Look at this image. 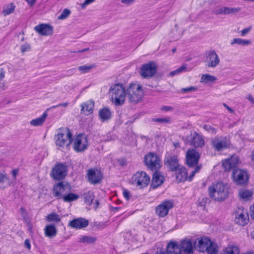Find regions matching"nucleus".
Returning a JSON list of instances; mask_svg holds the SVG:
<instances>
[{"label": "nucleus", "mask_w": 254, "mask_h": 254, "mask_svg": "<svg viewBox=\"0 0 254 254\" xmlns=\"http://www.w3.org/2000/svg\"><path fill=\"white\" fill-rule=\"evenodd\" d=\"M34 30L39 34L43 36L51 35L53 33L52 27L48 24H42L36 26Z\"/></svg>", "instance_id": "20"}, {"label": "nucleus", "mask_w": 254, "mask_h": 254, "mask_svg": "<svg viewBox=\"0 0 254 254\" xmlns=\"http://www.w3.org/2000/svg\"><path fill=\"white\" fill-rule=\"evenodd\" d=\"M89 224L88 221L83 218H78L70 221L68 226L72 228L80 229L86 227Z\"/></svg>", "instance_id": "19"}, {"label": "nucleus", "mask_w": 254, "mask_h": 254, "mask_svg": "<svg viewBox=\"0 0 254 254\" xmlns=\"http://www.w3.org/2000/svg\"><path fill=\"white\" fill-rule=\"evenodd\" d=\"M176 180L178 182H184L188 178V173L185 167L181 166L175 171Z\"/></svg>", "instance_id": "23"}, {"label": "nucleus", "mask_w": 254, "mask_h": 254, "mask_svg": "<svg viewBox=\"0 0 254 254\" xmlns=\"http://www.w3.org/2000/svg\"><path fill=\"white\" fill-rule=\"evenodd\" d=\"M95 0H85L84 2L80 4L81 9H84L87 5L93 3Z\"/></svg>", "instance_id": "52"}, {"label": "nucleus", "mask_w": 254, "mask_h": 254, "mask_svg": "<svg viewBox=\"0 0 254 254\" xmlns=\"http://www.w3.org/2000/svg\"><path fill=\"white\" fill-rule=\"evenodd\" d=\"M20 212L22 215V216L23 217V219H25V217L26 216V210L23 208V207H21L20 208Z\"/></svg>", "instance_id": "60"}, {"label": "nucleus", "mask_w": 254, "mask_h": 254, "mask_svg": "<svg viewBox=\"0 0 254 254\" xmlns=\"http://www.w3.org/2000/svg\"><path fill=\"white\" fill-rule=\"evenodd\" d=\"M123 194L124 197L127 200H129L131 197V195L130 194V192L127 190L124 189Z\"/></svg>", "instance_id": "51"}, {"label": "nucleus", "mask_w": 254, "mask_h": 254, "mask_svg": "<svg viewBox=\"0 0 254 254\" xmlns=\"http://www.w3.org/2000/svg\"><path fill=\"white\" fill-rule=\"evenodd\" d=\"M200 170V167L199 166H196V167L195 168L194 170L192 171L191 174L190 176V180H191V178L193 177V176L195 175V173L198 172Z\"/></svg>", "instance_id": "53"}, {"label": "nucleus", "mask_w": 254, "mask_h": 254, "mask_svg": "<svg viewBox=\"0 0 254 254\" xmlns=\"http://www.w3.org/2000/svg\"><path fill=\"white\" fill-rule=\"evenodd\" d=\"M20 49L21 52L23 54L26 52L30 51L31 50V46L28 43L25 42L20 45Z\"/></svg>", "instance_id": "43"}, {"label": "nucleus", "mask_w": 254, "mask_h": 254, "mask_svg": "<svg viewBox=\"0 0 254 254\" xmlns=\"http://www.w3.org/2000/svg\"><path fill=\"white\" fill-rule=\"evenodd\" d=\"M190 144L195 147H201L204 144V140L201 135L197 132H194L191 133L189 140Z\"/></svg>", "instance_id": "22"}, {"label": "nucleus", "mask_w": 254, "mask_h": 254, "mask_svg": "<svg viewBox=\"0 0 254 254\" xmlns=\"http://www.w3.org/2000/svg\"><path fill=\"white\" fill-rule=\"evenodd\" d=\"M198 88L196 86H190L189 87L182 88L181 91L182 92L187 93V92H195L197 90Z\"/></svg>", "instance_id": "48"}, {"label": "nucleus", "mask_w": 254, "mask_h": 254, "mask_svg": "<svg viewBox=\"0 0 254 254\" xmlns=\"http://www.w3.org/2000/svg\"><path fill=\"white\" fill-rule=\"evenodd\" d=\"M169 254H193V247L190 240H184L180 245L175 242H170L167 246Z\"/></svg>", "instance_id": "1"}, {"label": "nucleus", "mask_w": 254, "mask_h": 254, "mask_svg": "<svg viewBox=\"0 0 254 254\" xmlns=\"http://www.w3.org/2000/svg\"><path fill=\"white\" fill-rule=\"evenodd\" d=\"M46 219L49 222H54L57 223L61 221V217L56 213H52L47 216Z\"/></svg>", "instance_id": "40"}, {"label": "nucleus", "mask_w": 254, "mask_h": 254, "mask_svg": "<svg viewBox=\"0 0 254 254\" xmlns=\"http://www.w3.org/2000/svg\"><path fill=\"white\" fill-rule=\"evenodd\" d=\"M206 65L210 67H215L220 63V59L215 51L211 50L206 54Z\"/></svg>", "instance_id": "16"}, {"label": "nucleus", "mask_w": 254, "mask_h": 254, "mask_svg": "<svg viewBox=\"0 0 254 254\" xmlns=\"http://www.w3.org/2000/svg\"><path fill=\"white\" fill-rule=\"evenodd\" d=\"M44 230L45 236L49 238L54 237L57 234V229L53 225H47Z\"/></svg>", "instance_id": "32"}, {"label": "nucleus", "mask_w": 254, "mask_h": 254, "mask_svg": "<svg viewBox=\"0 0 254 254\" xmlns=\"http://www.w3.org/2000/svg\"><path fill=\"white\" fill-rule=\"evenodd\" d=\"M231 45L237 44L242 46H247L251 44V41L241 38H234L230 42Z\"/></svg>", "instance_id": "35"}, {"label": "nucleus", "mask_w": 254, "mask_h": 254, "mask_svg": "<svg viewBox=\"0 0 254 254\" xmlns=\"http://www.w3.org/2000/svg\"><path fill=\"white\" fill-rule=\"evenodd\" d=\"M70 14V11L68 9H64L62 13L58 17L59 19H65Z\"/></svg>", "instance_id": "45"}, {"label": "nucleus", "mask_w": 254, "mask_h": 254, "mask_svg": "<svg viewBox=\"0 0 254 254\" xmlns=\"http://www.w3.org/2000/svg\"><path fill=\"white\" fill-rule=\"evenodd\" d=\"M228 159L230 161V164L232 165L233 168L235 167L238 163V158L237 156H232Z\"/></svg>", "instance_id": "49"}, {"label": "nucleus", "mask_w": 254, "mask_h": 254, "mask_svg": "<svg viewBox=\"0 0 254 254\" xmlns=\"http://www.w3.org/2000/svg\"><path fill=\"white\" fill-rule=\"evenodd\" d=\"M222 166L225 170H229L233 168V167L230 164V161L228 159L222 161Z\"/></svg>", "instance_id": "46"}, {"label": "nucleus", "mask_w": 254, "mask_h": 254, "mask_svg": "<svg viewBox=\"0 0 254 254\" xmlns=\"http://www.w3.org/2000/svg\"><path fill=\"white\" fill-rule=\"evenodd\" d=\"M204 128L205 130L212 134H215L216 133V129L214 127H211L210 125H207L204 126Z\"/></svg>", "instance_id": "50"}, {"label": "nucleus", "mask_w": 254, "mask_h": 254, "mask_svg": "<svg viewBox=\"0 0 254 254\" xmlns=\"http://www.w3.org/2000/svg\"><path fill=\"white\" fill-rule=\"evenodd\" d=\"M205 251H206L208 254H217L218 249L217 245L212 242Z\"/></svg>", "instance_id": "41"}, {"label": "nucleus", "mask_w": 254, "mask_h": 254, "mask_svg": "<svg viewBox=\"0 0 254 254\" xmlns=\"http://www.w3.org/2000/svg\"><path fill=\"white\" fill-rule=\"evenodd\" d=\"M66 168L63 164L56 165L53 169L52 174L53 178L57 180L63 179L66 175Z\"/></svg>", "instance_id": "13"}, {"label": "nucleus", "mask_w": 254, "mask_h": 254, "mask_svg": "<svg viewBox=\"0 0 254 254\" xmlns=\"http://www.w3.org/2000/svg\"><path fill=\"white\" fill-rule=\"evenodd\" d=\"M235 221L237 224L244 226L247 224L249 221V215L247 213H238L235 217Z\"/></svg>", "instance_id": "28"}, {"label": "nucleus", "mask_w": 254, "mask_h": 254, "mask_svg": "<svg viewBox=\"0 0 254 254\" xmlns=\"http://www.w3.org/2000/svg\"><path fill=\"white\" fill-rule=\"evenodd\" d=\"M70 190V187L68 184L60 182L55 185L53 188V193L58 199L63 197Z\"/></svg>", "instance_id": "10"}, {"label": "nucleus", "mask_w": 254, "mask_h": 254, "mask_svg": "<svg viewBox=\"0 0 254 254\" xmlns=\"http://www.w3.org/2000/svg\"><path fill=\"white\" fill-rule=\"evenodd\" d=\"M157 71V66L153 62L142 65L140 69V75L144 78H150L154 76Z\"/></svg>", "instance_id": "11"}, {"label": "nucleus", "mask_w": 254, "mask_h": 254, "mask_svg": "<svg viewBox=\"0 0 254 254\" xmlns=\"http://www.w3.org/2000/svg\"><path fill=\"white\" fill-rule=\"evenodd\" d=\"M248 99L250 100L252 103H254V98L251 95H249Z\"/></svg>", "instance_id": "64"}, {"label": "nucleus", "mask_w": 254, "mask_h": 254, "mask_svg": "<svg viewBox=\"0 0 254 254\" xmlns=\"http://www.w3.org/2000/svg\"><path fill=\"white\" fill-rule=\"evenodd\" d=\"M143 96L142 87L137 83H131L126 89V98L129 103L136 104L140 102Z\"/></svg>", "instance_id": "2"}, {"label": "nucleus", "mask_w": 254, "mask_h": 254, "mask_svg": "<svg viewBox=\"0 0 254 254\" xmlns=\"http://www.w3.org/2000/svg\"><path fill=\"white\" fill-rule=\"evenodd\" d=\"M96 241L95 237L90 236H80L79 237V242L86 244H92Z\"/></svg>", "instance_id": "38"}, {"label": "nucleus", "mask_w": 254, "mask_h": 254, "mask_svg": "<svg viewBox=\"0 0 254 254\" xmlns=\"http://www.w3.org/2000/svg\"><path fill=\"white\" fill-rule=\"evenodd\" d=\"M216 80V77L208 74H203L201 76L200 82L207 84L213 82Z\"/></svg>", "instance_id": "37"}, {"label": "nucleus", "mask_w": 254, "mask_h": 254, "mask_svg": "<svg viewBox=\"0 0 254 254\" xmlns=\"http://www.w3.org/2000/svg\"><path fill=\"white\" fill-rule=\"evenodd\" d=\"M15 7V5L12 2L4 5L1 11V14L3 16H6L12 13L14 11Z\"/></svg>", "instance_id": "31"}, {"label": "nucleus", "mask_w": 254, "mask_h": 254, "mask_svg": "<svg viewBox=\"0 0 254 254\" xmlns=\"http://www.w3.org/2000/svg\"><path fill=\"white\" fill-rule=\"evenodd\" d=\"M134 1V0H121V2L123 3L126 4L127 5H129Z\"/></svg>", "instance_id": "58"}, {"label": "nucleus", "mask_w": 254, "mask_h": 254, "mask_svg": "<svg viewBox=\"0 0 254 254\" xmlns=\"http://www.w3.org/2000/svg\"><path fill=\"white\" fill-rule=\"evenodd\" d=\"M253 191L252 190L243 188L239 190V196L241 199H243L246 201L251 199L253 195Z\"/></svg>", "instance_id": "29"}, {"label": "nucleus", "mask_w": 254, "mask_h": 254, "mask_svg": "<svg viewBox=\"0 0 254 254\" xmlns=\"http://www.w3.org/2000/svg\"><path fill=\"white\" fill-rule=\"evenodd\" d=\"M199 158V155L195 149H189L187 152L186 161L188 166L192 167L196 165Z\"/></svg>", "instance_id": "17"}, {"label": "nucleus", "mask_w": 254, "mask_h": 254, "mask_svg": "<svg viewBox=\"0 0 254 254\" xmlns=\"http://www.w3.org/2000/svg\"><path fill=\"white\" fill-rule=\"evenodd\" d=\"M8 179L5 175L0 174V183H4Z\"/></svg>", "instance_id": "56"}, {"label": "nucleus", "mask_w": 254, "mask_h": 254, "mask_svg": "<svg viewBox=\"0 0 254 254\" xmlns=\"http://www.w3.org/2000/svg\"><path fill=\"white\" fill-rule=\"evenodd\" d=\"M99 117L101 122L107 121L111 118L112 112L109 108H104L100 110Z\"/></svg>", "instance_id": "26"}, {"label": "nucleus", "mask_w": 254, "mask_h": 254, "mask_svg": "<svg viewBox=\"0 0 254 254\" xmlns=\"http://www.w3.org/2000/svg\"><path fill=\"white\" fill-rule=\"evenodd\" d=\"M85 203L90 205L93 202L94 198V193L91 190H89L83 194Z\"/></svg>", "instance_id": "36"}, {"label": "nucleus", "mask_w": 254, "mask_h": 254, "mask_svg": "<svg viewBox=\"0 0 254 254\" xmlns=\"http://www.w3.org/2000/svg\"><path fill=\"white\" fill-rule=\"evenodd\" d=\"M211 242V240L207 237L202 238L198 240L196 249L199 252H204L208 249Z\"/></svg>", "instance_id": "24"}, {"label": "nucleus", "mask_w": 254, "mask_h": 254, "mask_svg": "<svg viewBox=\"0 0 254 254\" xmlns=\"http://www.w3.org/2000/svg\"><path fill=\"white\" fill-rule=\"evenodd\" d=\"M210 197L215 200L222 201L227 198L228 188L226 185L218 183L213 185L209 189Z\"/></svg>", "instance_id": "4"}, {"label": "nucleus", "mask_w": 254, "mask_h": 254, "mask_svg": "<svg viewBox=\"0 0 254 254\" xmlns=\"http://www.w3.org/2000/svg\"><path fill=\"white\" fill-rule=\"evenodd\" d=\"M72 133L68 128L59 129L55 135L56 145L62 148L68 147L72 142Z\"/></svg>", "instance_id": "5"}, {"label": "nucleus", "mask_w": 254, "mask_h": 254, "mask_svg": "<svg viewBox=\"0 0 254 254\" xmlns=\"http://www.w3.org/2000/svg\"><path fill=\"white\" fill-rule=\"evenodd\" d=\"M130 182L137 188L142 189L148 186L150 182V177L144 172H137L133 175Z\"/></svg>", "instance_id": "6"}, {"label": "nucleus", "mask_w": 254, "mask_h": 254, "mask_svg": "<svg viewBox=\"0 0 254 254\" xmlns=\"http://www.w3.org/2000/svg\"><path fill=\"white\" fill-rule=\"evenodd\" d=\"M187 68L186 65H183L177 69L171 72L170 74L171 76H173L176 74L187 71Z\"/></svg>", "instance_id": "42"}, {"label": "nucleus", "mask_w": 254, "mask_h": 254, "mask_svg": "<svg viewBox=\"0 0 254 254\" xmlns=\"http://www.w3.org/2000/svg\"><path fill=\"white\" fill-rule=\"evenodd\" d=\"M165 164L172 171H174L182 165L179 163L177 156H170L165 158Z\"/></svg>", "instance_id": "18"}, {"label": "nucleus", "mask_w": 254, "mask_h": 254, "mask_svg": "<svg viewBox=\"0 0 254 254\" xmlns=\"http://www.w3.org/2000/svg\"><path fill=\"white\" fill-rule=\"evenodd\" d=\"M18 170L17 169H14L12 171V174L14 178H15L17 175Z\"/></svg>", "instance_id": "62"}, {"label": "nucleus", "mask_w": 254, "mask_h": 254, "mask_svg": "<svg viewBox=\"0 0 254 254\" xmlns=\"http://www.w3.org/2000/svg\"><path fill=\"white\" fill-rule=\"evenodd\" d=\"M223 105L230 112V113H232L233 111V110L230 108L228 106H227L225 103H223Z\"/></svg>", "instance_id": "63"}, {"label": "nucleus", "mask_w": 254, "mask_h": 254, "mask_svg": "<svg viewBox=\"0 0 254 254\" xmlns=\"http://www.w3.org/2000/svg\"><path fill=\"white\" fill-rule=\"evenodd\" d=\"M233 177L236 184L239 185H246L248 182L249 179L248 172L241 169L235 170L233 172Z\"/></svg>", "instance_id": "12"}, {"label": "nucleus", "mask_w": 254, "mask_h": 254, "mask_svg": "<svg viewBox=\"0 0 254 254\" xmlns=\"http://www.w3.org/2000/svg\"><path fill=\"white\" fill-rule=\"evenodd\" d=\"M87 177L88 181L93 185L99 183L103 178L101 172L95 169H89L88 171Z\"/></svg>", "instance_id": "15"}, {"label": "nucleus", "mask_w": 254, "mask_h": 254, "mask_svg": "<svg viewBox=\"0 0 254 254\" xmlns=\"http://www.w3.org/2000/svg\"><path fill=\"white\" fill-rule=\"evenodd\" d=\"M240 7H221L216 8L214 13L216 14H236L241 10Z\"/></svg>", "instance_id": "21"}, {"label": "nucleus", "mask_w": 254, "mask_h": 254, "mask_svg": "<svg viewBox=\"0 0 254 254\" xmlns=\"http://www.w3.org/2000/svg\"><path fill=\"white\" fill-rule=\"evenodd\" d=\"M153 121L162 123H170L171 122V118L170 117H166L164 118H155L153 119Z\"/></svg>", "instance_id": "47"}, {"label": "nucleus", "mask_w": 254, "mask_h": 254, "mask_svg": "<svg viewBox=\"0 0 254 254\" xmlns=\"http://www.w3.org/2000/svg\"><path fill=\"white\" fill-rule=\"evenodd\" d=\"M251 217L254 220V204L250 207Z\"/></svg>", "instance_id": "59"}, {"label": "nucleus", "mask_w": 254, "mask_h": 254, "mask_svg": "<svg viewBox=\"0 0 254 254\" xmlns=\"http://www.w3.org/2000/svg\"><path fill=\"white\" fill-rule=\"evenodd\" d=\"M25 0L31 6H32L33 5H34V4L35 3V2L36 1V0Z\"/></svg>", "instance_id": "61"}, {"label": "nucleus", "mask_w": 254, "mask_h": 254, "mask_svg": "<svg viewBox=\"0 0 254 254\" xmlns=\"http://www.w3.org/2000/svg\"><path fill=\"white\" fill-rule=\"evenodd\" d=\"M144 162L146 166L152 171H157L161 166L160 158L154 153L150 152L146 154Z\"/></svg>", "instance_id": "8"}, {"label": "nucleus", "mask_w": 254, "mask_h": 254, "mask_svg": "<svg viewBox=\"0 0 254 254\" xmlns=\"http://www.w3.org/2000/svg\"><path fill=\"white\" fill-rule=\"evenodd\" d=\"M173 108L170 106H163L161 108V110L162 111H164L165 112H168L172 111Z\"/></svg>", "instance_id": "57"}, {"label": "nucleus", "mask_w": 254, "mask_h": 254, "mask_svg": "<svg viewBox=\"0 0 254 254\" xmlns=\"http://www.w3.org/2000/svg\"><path fill=\"white\" fill-rule=\"evenodd\" d=\"M94 103L91 100L88 101L81 105V112L86 115L93 112Z\"/></svg>", "instance_id": "27"}, {"label": "nucleus", "mask_w": 254, "mask_h": 254, "mask_svg": "<svg viewBox=\"0 0 254 254\" xmlns=\"http://www.w3.org/2000/svg\"><path fill=\"white\" fill-rule=\"evenodd\" d=\"M73 149L76 152H83L86 150L89 146L87 136L84 134H79L72 139Z\"/></svg>", "instance_id": "7"}, {"label": "nucleus", "mask_w": 254, "mask_h": 254, "mask_svg": "<svg viewBox=\"0 0 254 254\" xmlns=\"http://www.w3.org/2000/svg\"><path fill=\"white\" fill-rule=\"evenodd\" d=\"M251 29V27H249V28H247L244 29L243 30H242L241 31V35L242 36H245V35H246L247 33H248L250 32Z\"/></svg>", "instance_id": "55"}, {"label": "nucleus", "mask_w": 254, "mask_h": 254, "mask_svg": "<svg viewBox=\"0 0 254 254\" xmlns=\"http://www.w3.org/2000/svg\"><path fill=\"white\" fill-rule=\"evenodd\" d=\"M164 182V177L158 172H155L153 176L151 182V187L156 189L160 186Z\"/></svg>", "instance_id": "25"}, {"label": "nucleus", "mask_w": 254, "mask_h": 254, "mask_svg": "<svg viewBox=\"0 0 254 254\" xmlns=\"http://www.w3.org/2000/svg\"><path fill=\"white\" fill-rule=\"evenodd\" d=\"M173 206V203L171 201H163L156 207V213L160 217H164L168 214L169 210Z\"/></svg>", "instance_id": "14"}, {"label": "nucleus", "mask_w": 254, "mask_h": 254, "mask_svg": "<svg viewBox=\"0 0 254 254\" xmlns=\"http://www.w3.org/2000/svg\"><path fill=\"white\" fill-rule=\"evenodd\" d=\"M93 66L92 65H84L79 66L78 67V69L82 73H85L88 72L93 68Z\"/></svg>", "instance_id": "44"}, {"label": "nucleus", "mask_w": 254, "mask_h": 254, "mask_svg": "<svg viewBox=\"0 0 254 254\" xmlns=\"http://www.w3.org/2000/svg\"><path fill=\"white\" fill-rule=\"evenodd\" d=\"M47 117V113L44 112L43 115L39 118L32 120L30 124L33 126H39L43 125Z\"/></svg>", "instance_id": "33"}, {"label": "nucleus", "mask_w": 254, "mask_h": 254, "mask_svg": "<svg viewBox=\"0 0 254 254\" xmlns=\"http://www.w3.org/2000/svg\"><path fill=\"white\" fill-rule=\"evenodd\" d=\"M110 94L112 103L116 106H121L125 103L126 98V89L121 84H117L110 89Z\"/></svg>", "instance_id": "3"}, {"label": "nucleus", "mask_w": 254, "mask_h": 254, "mask_svg": "<svg viewBox=\"0 0 254 254\" xmlns=\"http://www.w3.org/2000/svg\"><path fill=\"white\" fill-rule=\"evenodd\" d=\"M79 198V196L76 194L73 193H68L66 194L63 198L64 202H71Z\"/></svg>", "instance_id": "39"}, {"label": "nucleus", "mask_w": 254, "mask_h": 254, "mask_svg": "<svg viewBox=\"0 0 254 254\" xmlns=\"http://www.w3.org/2000/svg\"><path fill=\"white\" fill-rule=\"evenodd\" d=\"M24 247L28 250L31 249V244L29 239H26L24 241Z\"/></svg>", "instance_id": "54"}, {"label": "nucleus", "mask_w": 254, "mask_h": 254, "mask_svg": "<svg viewBox=\"0 0 254 254\" xmlns=\"http://www.w3.org/2000/svg\"><path fill=\"white\" fill-rule=\"evenodd\" d=\"M223 251L227 254H240L239 247L234 245H228Z\"/></svg>", "instance_id": "34"}, {"label": "nucleus", "mask_w": 254, "mask_h": 254, "mask_svg": "<svg viewBox=\"0 0 254 254\" xmlns=\"http://www.w3.org/2000/svg\"><path fill=\"white\" fill-rule=\"evenodd\" d=\"M230 142L226 137L216 136L212 140L213 148L217 151L223 150L229 147Z\"/></svg>", "instance_id": "9"}, {"label": "nucleus", "mask_w": 254, "mask_h": 254, "mask_svg": "<svg viewBox=\"0 0 254 254\" xmlns=\"http://www.w3.org/2000/svg\"><path fill=\"white\" fill-rule=\"evenodd\" d=\"M11 68L9 64H5L2 67H0V88L4 90L5 88V83L2 82V80L5 77V74L6 70H9Z\"/></svg>", "instance_id": "30"}]
</instances>
